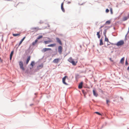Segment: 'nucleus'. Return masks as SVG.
<instances>
[{
    "instance_id": "1",
    "label": "nucleus",
    "mask_w": 129,
    "mask_h": 129,
    "mask_svg": "<svg viewBox=\"0 0 129 129\" xmlns=\"http://www.w3.org/2000/svg\"><path fill=\"white\" fill-rule=\"evenodd\" d=\"M68 60L74 66H75L76 65V63H77V61L75 62L71 57H70L68 59Z\"/></svg>"
},
{
    "instance_id": "2",
    "label": "nucleus",
    "mask_w": 129,
    "mask_h": 129,
    "mask_svg": "<svg viewBox=\"0 0 129 129\" xmlns=\"http://www.w3.org/2000/svg\"><path fill=\"white\" fill-rule=\"evenodd\" d=\"M124 43V42L123 40H121L118 42L117 43L116 45L119 46L123 45Z\"/></svg>"
},
{
    "instance_id": "3",
    "label": "nucleus",
    "mask_w": 129,
    "mask_h": 129,
    "mask_svg": "<svg viewBox=\"0 0 129 129\" xmlns=\"http://www.w3.org/2000/svg\"><path fill=\"white\" fill-rule=\"evenodd\" d=\"M19 65L20 66V68L23 70L24 71L25 70L24 68L23 67V63L22 61H20L19 62Z\"/></svg>"
},
{
    "instance_id": "4",
    "label": "nucleus",
    "mask_w": 129,
    "mask_h": 129,
    "mask_svg": "<svg viewBox=\"0 0 129 129\" xmlns=\"http://www.w3.org/2000/svg\"><path fill=\"white\" fill-rule=\"evenodd\" d=\"M62 47L61 46H59L58 47V52L60 54H61L62 52Z\"/></svg>"
},
{
    "instance_id": "5",
    "label": "nucleus",
    "mask_w": 129,
    "mask_h": 129,
    "mask_svg": "<svg viewBox=\"0 0 129 129\" xmlns=\"http://www.w3.org/2000/svg\"><path fill=\"white\" fill-rule=\"evenodd\" d=\"M67 76H65L63 78H62V82L63 83L66 85H67V84L65 82V80L66 79V78H67Z\"/></svg>"
},
{
    "instance_id": "6",
    "label": "nucleus",
    "mask_w": 129,
    "mask_h": 129,
    "mask_svg": "<svg viewBox=\"0 0 129 129\" xmlns=\"http://www.w3.org/2000/svg\"><path fill=\"white\" fill-rule=\"evenodd\" d=\"M51 49L50 48H44L42 50V51L44 53L46 51H48V50H50Z\"/></svg>"
},
{
    "instance_id": "7",
    "label": "nucleus",
    "mask_w": 129,
    "mask_h": 129,
    "mask_svg": "<svg viewBox=\"0 0 129 129\" xmlns=\"http://www.w3.org/2000/svg\"><path fill=\"white\" fill-rule=\"evenodd\" d=\"M93 93L94 96L96 97H97L98 95V93L96 92L95 90H93Z\"/></svg>"
},
{
    "instance_id": "8",
    "label": "nucleus",
    "mask_w": 129,
    "mask_h": 129,
    "mask_svg": "<svg viewBox=\"0 0 129 129\" xmlns=\"http://www.w3.org/2000/svg\"><path fill=\"white\" fill-rule=\"evenodd\" d=\"M60 59L59 58H56L54 59L53 61V62L54 63H57L59 62Z\"/></svg>"
},
{
    "instance_id": "9",
    "label": "nucleus",
    "mask_w": 129,
    "mask_h": 129,
    "mask_svg": "<svg viewBox=\"0 0 129 129\" xmlns=\"http://www.w3.org/2000/svg\"><path fill=\"white\" fill-rule=\"evenodd\" d=\"M43 67V64H42L41 65H40L37 67V69L38 70H39L42 69Z\"/></svg>"
},
{
    "instance_id": "10",
    "label": "nucleus",
    "mask_w": 129,
    "mask_h": 129,
    "mask_svg": "<svg viewBox=\"0 0 129 129\" xmlns=\"http://www.w3.org/2000/svg\"><path fill=\"white\" fill-rule=\"evenodd\" d=\"M63 3H61V8L62 11L63 12H65V10L63 7Z\"/></svg>"
},
{
    "instance_id": "11",
    "label": "nucleus",
    "mask_w": 129,
    "mask_h": 129,
    "mask_svg": "<svg viewBox=\"0 0 129 129\" xmlns=\"http://www.w3.org/2000/svg\"><path fill=\"white\" fill-rule=\"evenodd\" d=\"M83 82H81L79 85L78 88L79 89H81L82 87Z\"/></svg>"
},
{
    "instance_id": "12",
    "label": "nucleus",
    "mask_w": 129,
    "mask_h": 129,
    "mask_svg": "<svg viewBox=\"0 0 129 129\" xmlns=\"http://www.w3.org/2000/svg\"><path fill=\"white\" fill-rule=\"evenodd\" d=\"M56 40H57V42L58 43L60 44V45H62V43L60 41V40L58 38H56Z\"/></svg>"
},
{
    "instance_id": "13",
    "label": "nucleus",
    "mask_w": 129,
    "mask_h": 129,
    "mask_svg": "<svg viewBox=\"0 0 129 129\" xmlns=\"http://www.w3.org/2000/svg\"><path fill=\"white\" fill-rule=\"evenodd\" d=\"M13 53H14V51H12L10 53V60H11L12 59V57Z\"/></svg>"
},
{
    "instance_id": "14",
    "label": "nucleus",
    "mask_w": 129,
    "mask_h": 129,
    "mask_svg": "<svg viewBox=\"0 0 129 129\" xmlns=\"http://www.w3.org/2000/svg\"><path fill=\"white\" fill-rule=\"evenodd\" d=\"M56 44L55 43L48 45V47H53L55 46Z\"/></svg>"
},
{
    "instance_id": "15",
    "label": "nucleus",
    "mask_w": 129,
    "mask_h": 129,
    "mask_svg": "<svg viewBox=\"0 0 129 129\" xmlns=\"http://www.w3.org/2000/svg\"><path fill=\"white\" fill-rule=\"evenodd\" d=\"M30 59V56H29L28 57V58L27 59L26 61V64H27L28 63V62H29V61Z\"/></svg>"
},
{
    "instance_id": "16",
    "label": "nucleus",
    "mask_w": 129,
    "mask_h": 129,
    "mask_svg": "<svg viewBox=\"0 0 129 129\" xmlns=\"http://www.w3.org/2000/svg\"><path fill=\"white\" fill-rule=\"evenodd\" d=\"M32 29L36 31H38L40 29L38 27H34L32 28Z\"/></svg>"
},
{
    "instance_id": "17",
    "label": "nucleus",
    "mask_w": 129,
    "mask_h": 129,
    "mask_svg": "<svg viewBox=\"0 0 129 129\" xmlns=\"http://www.w3.org/2000/svg\"><path fill=\"white\" fill-rule=\"evenodd\" d=\"M35 64V62L34 61H31L30 64V65L32 66V68H33L34 65ZM30 69H31V68H30Z\"/></svg>"
},
{
    "instance_id": "18",
    "label": "nucleus",
    "mask_w": 129,
    "mask_h": 129,
    "mask_svg": "<svg viewBox=\"0 0 129 129\" xmlns=\"http://www.w3.org/2000/svg\"><path fill=\"white\" fill-rule=\"evenodd\" d=\"M124 57H123L120 60V62L121 63L123 64V63L124 61Z\"/></svg>"
},
{
    "instance_id": "19",
    "label": "nucleus",
    "mask_w": 129,
    "mask_h": 129,
    "mask_svg": "<svg viewBox=\"0 0 129 129\" xmlns=\"http://www.w3.org/2000/svg\"><path fill=\"white\" fill-rule=\"evenodd\" d=\"M38 40L37 39H36L35 42H33L32 43V45L33 46H34L37 43Z\"/></svg>"
},
{
    "instance_id": "20",
    "label": "nucleus",
    "mask_w": 129,
    "mask_h": 129,
    "mask_svg": "<svg viewBox=\"0 0 129 129\" xmlns=\"http://www.w3.org/2000/svg\"><path fill=\"white\" fill-rule=\"evenodd\" d=\"M25 37H24L23 38V39L21 40L20 41V42L19 43V45H20L22 43V42H23V41L24 40L25 38Z\"/></svg>"
},
{
    "instance_id": "21",
    "label": "nucleus",
    "mask_w": 129,
    "mask_h": 129,
    "mask_svg": "<svg viewBox=\"0 0 129 129\" xmlns=\"http://www.w3.org/2000/svg\"><path fill=\"white\" fill-rule=\"evenodd\" d=\"M100 31L99 32H97V35L98 36V38L99 39L101 37V36L100 34Z\"/></svg>"
},
{
    "instance_id": "22",
    "label": "nucleus",
    "mask_w": 129,
    "mask_h": 129,
    "mask_svg": "<svg viewBox=\"0 0 129 129\" xmlns=\"http://www.w3.org/2000/svg\"><path fill=\"white\" fill-rule=\"evenodd\" d=\"M52 41L51 40H49L48 41H45L44 42V43L45 44H47L49 43V42H51Z\"/></svg>"
},
{
    "instance_id": "23",
    "label": "nucleus",
    "mask_w": 129,
    "mask_h": 129,
    "mask_svg": "<svg viewBox=\"0 0 129 129\" xmlns=\"http://www.w3.org/2000/svg\"><path fill=\"white\" fill-rule=\"evenodd\" d=\"M103 45V43L102 41V39H101L100 40V45Z\"/></svg>"
},
{
    "instance_id": "24",
    "label": "nucleus",
    "mask_w": 129,
    "mask_h": 129,
    "mask_svg": "<svg viewBox=\"0 0 129 129\" xmlns=\"http://www.w3.org/2000/svg\"><path fill=\"white\" fill-rule=\"evenodd\" d=\"M20 34H13V35L15 37L17 36H19L20 35Z\"/></svg>"
},
{
    "instance_id": "25",
    "label": "nucleus",
    "mask_w": 129,
    "mask_h": 129,
    "mask_svg": "<svg viewBox=\"0 0 129 129\" xmlns=\"http://www.w3.org/2000/svg\"><path fill=\"white\" fill-rule=\"evenodd\" d=\"M105 41L106 42H109V41L107 37H105Z\"/></svg>"
},
{
    "instance_id": "26",
    "label": "nucleus",
    "mask_w": 129,
    "mask_h": 129,
    "mask_svg": "<svg viewBox=\"0 0 129 129\" xmlns=\"http://www.w3.org/2000/svg\"><path fill=\"white\" fill-rule=\"evenodd\" d=\"M111 23V22L110 21H107L106 22L105 24H109Z\"/></svg>"
},
{
    "instance_id": "27",
    "label": "nucleus",
    "mask_w": 129,
    "mask_h": 129,
    "mask_svg": "<svg viewBox=\"0 0 129 129\" xmlns=\"http://www.w3.org/2000/svg\"><path fill=\"white\" fill-rule=\"evenodd\" d=\"M128 19V17H124L123 18V20L125 21L126 20Z\"/></svg>"
},
{
    "instance_id": "28",
    "label": "nucleus",
    "mask_w": 129,
    "mask_h": 129,
    "mask_svg": "<svg viewBox=\"0 0 129 129\" xmlns=\"http://www.w3.org/2000/svg\"><path fill=\"white\" fill-rule=\"evenodd\" d=\"M43 37V36H39L37 38V39L38 40H39L41 38H42Z\"/></svg>"
},
{
    "instance_id": "29",
    "label": "nucleus",
    "mask_w": 129,
    "mask_h": 129,
    "mask_svg": "<svg viewBox=\"0 0 129 129\" xmlns=\"http://www.w3.org/2000/svg\"><path fill=\"white\" fill-rule=\"evenodd\" d=\"M110 11L111 12V14H112L113 13V12L112 11V8H110Z\"/></svg>"
},
{
    "instance_id": "30",
    "label": "nucleus",
    "mask_w": 129,
    "mask_h": 129,
    "mask_svg": "<svg viewBox=\"0 0 129 129\" xmlns=\"http://www.w3.org/2000/svg\"><path fill=\"white\" fill-rule=\"evenodd\" d=\"M94 113L98 114V115H101V114L99 112H95Z\"/></svg>"
},
{
    "instance_id": "31",
    "label": "nucleus",
    "mask_w": 129,
    "mask_h": 129,
    "mask_svg": "<svg viewBox=\"0 0 129 129\" xmlns=\"http://www.w3.org/2000/svg\"><path fill=\"white\" fill-rule=\"evenodd\" d=\"M106 31H105V32H104V36H105V37H106Z\"/></svg>"
},
{
    "instance_id": "32",
    "label": "nucleus",
    "mask_w": 129,
    "mask_h": 129,
    "mask_svg": "<svg viewBox=\"0 0 129 129\" xmlns=\"http://www.w3.org/2000/svg\"><path fill=\"white\" fill-rule=\"evenodd\" d=\"M109 11V10L108 9H106V12L107 13H108Z\"/></svg>"
},
{
    "instance_id": "33",
    "label": "nucleus",
    "mask_w": 129,
    "mask_h": 129,
    "mask_svg": "<svg viewBox=\"0 0 129 129\" xmlns=\"http://www.w3.org/2000/svg\"><path fill=\"white\" fill-rule=\"evenodd\" d=\"M109 102V101L108 100H106V103L107 104H108V103Z\"/></svg>"
},
{
    "instance_id": "34",
    "label": "nucleus",
    "mask_w": 129,
    "mask_h": 129,
    "mask_svg": "<svg viewBox=\"0 0 129 129\" xmlns=\"http://www.w3.org/2000/svg\"><path fill=\"white\" fill-rule=\"evenodd\" d=\"M128 64V63L127 62V60H126L125 62V64L126 65H127Z\"/></svg>"
},
{
    "instance_id": "35",
    "label": "nucleus",
    "mask_w": 129,
    "mask_h": 129,
    "mask_svg": "<svg viewBox=\"0 0 129 129\" xmlns=\"http://www.w3.org/2000/svg\"><path fill=\"white\" fill-rule=\"evenodd\" d=\"M109 59L110 60V61H112L113 62V60H112L111 59V58H109Z\"/></svg>"
},
{
    "instance_id": "36",
    "label": "nucleus",
    "mask_w": 129,
    "mask_h": 129,
    "mask_svg": "<svg viewBox=\"0 0 129 129\" xmlns=\"http://www.w3.org/2000/svg\"><path fill=\"white\" fill-rule=\"evenodd\" d=\"M104 26L103 25L101 26L100 28H101L102 27H103Z\"/></svg>"
},
{
    "instance_id": "37",
    "label": "nucleus",
    "mask_w": 129,
    "mask_h": 129,
    "mask_svg": "<svg viewBox=\"0 0 129 129\" xmlns=\"http://www.w3.org/2000/svg\"><path fill=\"white\" fill-rule=\"evenodd\" d=\"M109 43H108V44H107V45H109L111 44V43L110 42H109Z\"/></svg>"
},
{
    "instance_id": "38",
    "label": "nucleus",
    "mask_w": 129,
    "mask_h": 129,
    "mask_svg": "<svg viewBox=\"0 0 129 129\" xmlns=\"http://www.w3.org/2000/svg\"><path fill=\"white\" fill-rule=\"evenodd\" d=\"M71 3V2H68V4H70Z\"/></svg>"
},
{
    "instance_id": "39",
    "label": "nucleus",
    "mask_w": 129,
    "mask_h": 129,
    "mask_svg": "<svg viewBox=\"0 0 129 129\" xmlns=\"http://www.w3.org/2000/svg\"><path fill=\"white\" fill-rule=\"evenodd\" d=\"M102 29H101V33H102Z\"/></svg>"
}]
</instances>
